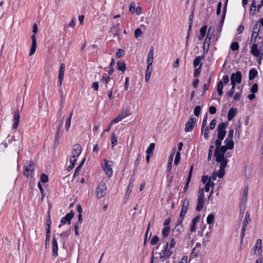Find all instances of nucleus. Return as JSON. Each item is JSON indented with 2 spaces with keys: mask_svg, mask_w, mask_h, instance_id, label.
<instances>
[{
  "mask_svg": "<svg viewBox=\"0 0 263 263\" xmlns=\"http://www.w3.org/2000/svg\"><path fill=\"white\" fill-rule=\"evenodd\" d=\"M227 126V124L224 122H221L218 125L217 128V139L215 141V144H217V145L218 146L219 144H221L222 141L223 140L226 134V127Z\"/></svg>",
  "mask_w": 263,
  "mask_h": 263,
  "instance_id": "obj_1",
  "label": "nucleus"
},
{
  "mask_svg": "<svg viewBox=\"0 0 263 263\" xmlns=\"http://www.w3.org/2000/svg\"><path fill=\"white\" fill-rule=\"evenodd\" d=\"M214 32V28L211 27L209 28L208 34L204 40L203 45V54H206L208 52L210 45L211 44V39Z\"/></svg>",
  "mask_w": 263,
  "mask_h": 263,
  "instance_id": "obj_2",
  "label": "nucleus"
},
{
  "mask_svg": "<svg viewBox=\"0 0 263 263\" xmlns=\"http://www.w3.org/2000/svg\"><path fill=\"white\" fill-rule=\"evenodd\" d=\"M107 189L105 183L101 181L98 185L96 190V196L98 199H100L105 196L106 190Z\"/></svg>",
  "mask_w": 263,
  "mask_h": 263,
  "instance_id": "obj_3",
  "label": "nucleus"
},
{
  "mask_svg": "<svg viewBox=\"0 0 263 263\" xmlns=\"http://www.w3.org/2000/svg\"><path fill=\"white\" fill-rule=\"evenodd\" d=\"M252 46L251 47V54L258 58L259 61H261L263 57V51L258 48V45L256 42L254 43H251Z\"/></svg>",
  "mask_w": 263,
  "mask_h": 263,
  "instance_id": "obj_4",
  "label": "nucleus"
},
{
  "mask_svg": "<svg viewBox=\"0 0 263 263\" xmlns=\"http://www.w3.org/2000/svg\"><path fill=\"white\" fill-rule=\"evenodd\" d=\"M23 168V174L25 176L29 177L34 174L35 166L33 161L30 160L29 164L25 165Z\"/></svg>",
  "mask_w": 263,
  "mask_h": 263,
  "instance_id": "obj_5",
  "label": "nucleus"
},
{
  "mask_svg": "<svg viewBox=\"0 0 263 263\" xmlns=\"http://www.w3.org/2000/svg\"><path fill=\"white\" fill-rule=\"evenodd\" d=\"M221 145V144H219V145L217 146V144H215L216 148L214 153V157H215L216 161L217 162H220V163H221L223 162H227L228 163V160L224 157V154L219 151V148L220 147Z\"/></svg>",
  "mask_w": 263,
  "mask_h": 263,
  "instance_id": "obj_6",
  "label": "nucleus"
},
{
  "mask_svg": "<svg viewBox=\"0 0 263 263\" xmlns=\"http://www.w3.org/2000/svg\"><path fill=\"white\" fill-rule=\"evenodd\" d=\"M168 242H166L163 245V249L160 253L159 258L162 261H164L166 257H168L173 253V251L171 250V249L168 250Z\"/></svg>",
  "mask_w": 263,
  "mask_h": 263,
  "instance_id": "obj_7",
  "label": "nucleus"
},
{
  "mask_svg": "<svg viewBox=\"0 0 263 263\" xmlns=\"http://www.w3.org/2000/svg\"><path fill=\"white\" fill-rule=\"evenodd\" d=\"M197 204L196 205V210L197 211H200L204 204V194L203 193L202 190L198 191Z\"/></svg>",
  "mask_w": 263,
  "mask_h": 263,
  "instance_id": "obj_8",
  "label": "nucleus"
},
{
  "mask_svg": "<svg viewBox=\"0 0 263 263\" xmlns=\"http://www.w3.org/2000/svg\"><path fill=\"white\" fill-rule=\"evenodd\" d=\"M101 165L106 176L110 178L112 175L113 173L111 165L109 164V161L107 159H104V162L102 163Z\"/></svg>",
  "mask_w": 263,
  "mask_h": 263,
  "instance_id": "obj_9",
  "label": "nucleus"
},
{
  "mask_svg": "<svg viewBox=\"0 0 263 263\" xmlns=\"http://www.w3.org/2000/svg\"><path fill=\"white\" fill-rule=\"evenodd\" d=\"M260 26L258 23H256L253 27L251 37L250 39V43H254V42H256V39L260 32Z\"/></svg>",
  "mask_w": 263,
  "mask_h": 263,
  "instance_id": "obj_10",
  "label": "nucleus"
},
{
  "mask_svg": "<svg viewBox=\"0 0 263 263\" xmlns=\"http://www.w3.org/2000/svg\"><path fill=\"white\" fill-rule=\"evenodd\" d=\"M197 121V119L194 117V116H191L189 120L185 124L184 128L185 132H191L193 129L194 126L196 125Z\"/></svg>",
  "mask_w": 263,
  "mask_h": 263,
  "instance_id": "obj_11",
  "label": "nucleus"
},
{
  "mask_svg": "<svg viewBox=\"0 0 263 263\" xmlns=\"http://www.w3.org/2000/svg\"><path fill=\"white\" fill-rule=\"evenodd\" d=\"M202 252V250L201 243L196 242L195 247L192 249V253L194 254L195 257H197L201 255Z\"/></svg>",
  "mask_w": 263,
  "mask_h": 263,
  "instance_id": "obj_12",
  "label": "nucleus"
},
{
  "mask_svg": "<svg viewBox=\"0 0 263 263\" xmlns=\"http://www.w3.org/2000/svg\"><path fill=\"white\" fill-rule=\"evenodd\" d=\"M74 214L72 211L67 213L64 217H62L61 219V223L62 224H65L67 222L69 224L71 223V220L74 217Z\"/></svg>",
  "mask_w": 263,
  "mask_h": 263,
  "instance_id": "obj_13",
  "label": "nucleus"
},
{
  "mask_svg": "<svg viewBox=\"0 0 263 263\" xmlns=\"http://www.w3.org/2000/svg\"><path fill=\"white\" fill-rule=\"evenodd\" d=\"M231 80L236 82L239 84L242 81V74L240 71H237L235 73H232L230 78Z\"/></svg>",
  "mask_w": 263,
  "mask_h": 263,
  "instance_id": "obj_14",
  "label": "nucleus"
},
{
  "mask_svg": "<svg viewBox=\"0 0 263 263\" xmlns=\"http://www.w3.org/2000/svg\"><path fill=\"white\" fill-rule=\"evenodd\" d=\"M253 250L254 254L257 252L259 256L262 255V243L260 239H258L256 240L255 246L253 247Z\"/></svg>",
  "mask_w": 263,
  "mask_h": 263,
  "instance_id": "obj_15",
  "label": "nucleus"
},
{
  "mask_svg": "<svg viewBox=\"0 0 263 263\" xmlns=\"http://www.w3.org/2000/svg\"><path fill=\"white\" fill-rule=\"evenodd\" d=\"M31 40H32V45L31 47L30 50L29 56L32 55L35 52L36 46H37V43H36V39L35 35L33 34L31 36Z\"/></svg>",
  "mask_w": 263,
  "mask_h": 263,
  "instance_id": "obj_16",
  "label": "nucleus"
},
{
  "mask_svg": "<svg viewBox=\"0 0 263 263\" xmlns=\"http://www.w3.org/2000/svg\"><path fill=\"white\" fill-rule=\"evenodd\" d=\"M13 118H14V123L12 125V128L13 129H16L18 126V123L20 122V116L18 109L17 108L14 111Z\"/></svg>",
  "mask_w": 263,
  "mask_h": 263,
  "instance_id": "obj_17",
  "label": "nucleus"
},
{
  "mask_svg": "<svg viewBox=\"0 0 263 263\" xmlns=\"http://www.w3.org/2000/svg\"><path fill=\"white\" fill-rule=\"evenodd\" d=\"M82 153V147L79 144H75L72 147V155L75 157H79Z\"/></svg>",
  "mask_w": 263,
  "mask_h": 263,
  "instance_id": "obj_18",
  "label": "nucleus"
},
{
  "mask_svg": "<svg viewBox=\"0 0 263 263\" xmlns=\"http://www.w3.org/2000/svg\"><path fill=\"white\" fill-rule=\"evenodd\" d=\"M227 165V162H223L222 163H220L219 170L216 174L219 178H221L224 176L225 173L224 168Z\"/></svg>",
  "mask_w": 263,
  "mask_h": 263,
  "instance_id": "obj_19",
  "label": "nucleus"
},
{
  "mask_svg": "<svg viewBox=\"0 0 263 263\" xmlns=\"http://www.w3.org/2000/svg\"><path fill=\"white\" fill-rule=\"evenodd\" d=\"M52 250L53 252V256L57 257L58 255V244L57 240L55 237L53 238L52 242Z\"/></svg>",
  "mask_w": 263,
  "mask_h": 263,
  "instance_id": "obj_20",
  "label": "nucleus"
},
{
  "mask_svg": "<svg viewBox=\"0 0 263 263\" xmlns=\"http://www.w3.org/2000/svg\"><path fill=\"white\" fill-rule=\"evenodd\" d=\"M205 54L197 57L193 61V66L194 68H196L198 66L201 67L202 66L201 61L204 60Z\"/></svg>",
  "mask_w": 263,
  "mask_h": 263,
  "instance_id": "obj_21",
  "label": "nucleus"
},
{
  "mask_svg": "<svg viewBox=\"0 0 263 263\" xmlns=\"http://www.w3.org/2000/svg\"><path fill=\"white\" fill-rule=\"evenodd\" d=\"M153 70L152 65H147L146 66V69L145 70V81L146 82H148L149 80L152 71Z\"/></svg>",
  "mask_w": 263,
  "mask_h": 263,
  "instance_id": "obj_22",
  "label": "nucleus"
},
{
  "mask_svg": "<svg viewBox=\"0 0 263 263\" xmlns=\"http://www.w3.org/2000/svg\"><path fill=\"white\" fill-rule=\"evenodd\" d=\"M193 170V166L192 165L191 167H190V169L189 171V173L188 177H187V180L186 181V183L183 188L184 192H185L186 191V190L189 187V184L191 181V179L192 177Z\"/></svg>",
  "mask_w": 263,
  "mask_h": 263,
  "instance_id": "obj_23",
  "label": "nucleus"
},
{
  "mask_svg": "<svg viewBox=\"0 0 263 263\" xmlns=\"http://www.w3.org/2000/svg\"><path fill=\"white\" fill-rule=\"evenodd\" d=\"M154 59V47L152 46L151 47L150 50L149 51L147 59V65H152Z\"/></svg>",
  "mask_w": 263,
  "mask_h": 263,
  "instance_id": "obj_24",
  "label": "nucleus"
},
{
  "mask_svg": "<svg viewBox=\"0 0 263 263\" xmlns=\"http://www.w3.org/2000/svg\"><path fill=\"white\" fill-rule=\"evenodd\" d=\"M65 70V65L64 63L61 64L60 70H59V81L60 82H62L64 77V72Z\"/></svg>",
  "mask_w": 263,
  "mask_h": 263,
  "instance_id": "obj_25",
  "label": "nucleus"
},
{
  "mask_svg": "<svg viewBox=\"0 0 263 263\" xmlns=\"http://www.w3.org/2000/svg\"><path fill=\"white\" fill-rule=\"evenodd\" d=\"M200 219V216H196L192 220V224L190 228V231L192 232H195L196 230V224Z\"/></svg>",
  "mask_w": 263,
  "mask_h": 263,
  "instance_id": "obj_26",
  "label": "nucleus"
},
{
  "mask_svg": "<svg viewBox=\"0 0 263 263\" xmlns=\"http://www.w3.org/2000/svg\"><path fill=\"white\" fill-rule=\"evenodd\" d=\"M214 186V183L213 182H211L210 180H209L208 182H207L205 185V186L203 189H200L199 190H202L203 193L204 192H209L210 189L211 187L213 189Z\"/></svg>",
  "mask_w": 263,
  "mask_h": 263,
  "instance_id": "obj_27",
  "label": "nucleus"
},
{
  "mask_svg": "<svg viewBox=\"0 0 263 263\" xmlns=\"http://www.w3.org/2000/svg\"><path fill=\"white\" fill-rule=\"evenodd\" d=\"M237 114V109L231 108L229 109L228 114V120H232Z\"/></svg>",
  "mask_w": 263,
  "mask_h": 263,
  "instance_id": "obj_28",
  "label": "nucleus"
},
{
  "mask_svg": "<svg viewBox=\"0 0 263 263\" xmlns=\"http://www.w3.org/2000/svg\"><path fill=\"white\" fill-rule=\"evenodd\" d=\"M257 6H256V0H253L251 6H250V14L253 16L256 13L257 10Z\"/></svg>",
  "mask_w": 263,
  "mask_h": 263,
  "instance_id": "obj_29",
  "label": "nucleus"
},
{
  "mask_svg": "<svg viewBox=\"0 0 263 263\" xmlns=\"http://www.w3.org/2000/svg\"><path fill=\"white\" fill-rule=\"evenodd\" d=\"M224 143H225V145L229 149H232L234 147V143L233 140V139H229L227 138Z\"/></svg>",
  "mask_w": 263,
  "mask_h": 263,
  "instance_id": "obj_30",
  "label": "nucleus"
},
{
  "mask_svg": "<svg viewBox=\"0 0 263 263\" xmlns=\"http://www.w3.org/2000/svg\"><path fill=\"white\" fill-rule=\"evenodd\" d=\"M190 204V199L188 198H185L182 203V207L181 211H184L187 213L189 209V206Z\"/></svg>",
  "mask_w": 263,
  "mask_h": 263,
  "instance_id": "obj_31",
  "label": "nucleus"
},
{
  "mask_svg": "<svg viewBox=\"0 0 263 263\" xmlns=\"http://www.w3.org/2000/svg\"><path fill=\"white\" fill-rule=\"evenodd\" d=\"M111 78L107 76L106 73H104L102 78V82L105 85V88H107V85L110 82Z\"/></svg>",
  "mask_w": 263,
  "mask_h": 263,
  "instance_id": "obj_32",
  "label": "nucleus"
},
{
  "mask_svg": "<svg viewBox=\"0 0 263 263\" xmlns=\"http://www.w3.org/2000/svg\"><path fill=\"white\" fill-rule=\"evenodd\" d=\"M72 116V111L70 113L68 117L67 118V119L66 120L65 128V129L66 130V131H68L69 130L70 125H71V120Z\"/></svg>",
  "mask_w": 263,
  "mask_h": 263,
  "instance_id": "obj_33",
  "label": "nucleus"
},
{
  "mask_svg": "<svg viewBox=\"0 0 263 263\" xmlns=\"http://www.w3.org/2000/svg\"><path fill=\"white\" fill-rule=\"evenodd\" d=\"M117 68L118 70L124 72L126 70L125 63L124 62H118L117 63Z\"/></svg>",
  "mask_w": 263,
  "mask_h": 263,
  "instance_id": "obj_34",
  "label": "nucleus"
},
{
  "mask_svg": "<svg viewBox=\"0 0 263 263\" xmlns=\"http://www.w3.org/2000/svg\"><path fill=\"white\" fill-rule=\"evenodd\" d=\"M250 221V215L249 212H247L245 215V219L242 224V227L247 228L248 222Z\"/></svg>",
  "mask_w": 263,
  "mask_h": 263,
  "instance_id": "obj_35",
  "label": "nucleus"
},
{
  "mask_svg": "<svg viewBox=\"0 0 263 263\" xmlns=\"http://www.w3.org/2000/svg\"><path fill=\"white\" fill-rule=\"evenodd\" d=\"M258 72L257 71L254 69L252 68L250 70L249 73V80H251L253 79L257 74Z\"/></svg>",
  "mask_w": 263,
  "mask_h": 263,
  "instance_id": "obj_36",
  "label": "nucleus"
},
{
  "mask_svg": "<svg viewBox=\"0 0 263 263\" xmlns=\"http://www.w3.org/2000/svg\"><path fill=\"white\" fill-rule=\"evenodd\" d=\"M76 26V20L74 18H73L71 19L70 22L69 23L68 25H64V30L65 31H67V29L68 27H71V28H73Z\"/></svg>",
  "mask_w": 263,
  "mask_h": 263,
  "instance_id": "obj_37",
  "label": "nucleus"
},
{
  "mask_svg": "<svg viewBox=\"0 0 263 263\" xmlns=\"http://www.w3.org/2000/svg\"><path fill=\"white\" fill-rule=\"evenodd\" d=\"M141 159H142V156H141V154H139L137 156V158L135 160V162H134V171H135V170L137 169L138 166L139 165V163L140 162Z\"/></svg>",
  "mask_w": 263,
  "mask_h": 263,
  "instance_id": "obj_38",
  "label": "nucleus"
},
{
  "mask_svg": "<svg viewBox=\"0 0 263 263\" xmlns=\"http://www.w3.org/2000/svg\"><path fill=\"white\" fill-rule=\"evenodd\" d=\"M248 187H245L243 191V195L242 197L241 202L246 203L247 200V194H248Z\"/></svg>",
  "mask_w": 263,
  "mask_h": 263,
  "instance_id": "obj_39",
  "label": "nucleus"
},
{
  "mask_svg": "<svg viewBox=\"0 0 263 263\" xmlns=\"http://www.w3.org/2000/svg\"><path fill=\"white\" fill-rule=\"evenodd\" d=\"M155 146V143H151L146 151V154L151 155V154H152L154 149Z\"/></svg>",
  "mask_w": 263,
  "mask_h": 263,
  "instance_id": "obj_40",
  "label": "nucleus"
},
{
  "mask_svg": "<svg viewBox=\"0 0 263 263\" xmlns=\"http://www.w3.org/2000/svg\"><path fill=\"white\" fill-rule=\"evenodd\" d=\"M110 32H114L115 31H121V29L120 27V23H117L116 25H114L111 28H110Z\"/></svg>",
  "mask_w": 263,
  "mask_h": 263,
  "instance_id": "obj_41",
  "label": "nucleus"
},
{
  "mask_svg": "<svg viewBox=\"0 0 263 263\" xmlns=\"http://www.w3.org/2000/svg\"><path fill=\"white\" fill-rule=\"evenodd\" d=\"M170 231V227H164L162 231V234L163 237H167L168 236Z\"/></svg>",
  "mask_w": 263,
  "mask_h": 263,
  "instance_id": "obj_42",
  "label": "nucleus"
},
{
  "mask_svg": "<svg viewBox=\"0 0 263 263\" xmlns=\"http://www.w3.org/2000/svg\"><path fill=\"white\" fill-rule=\"evenodd\" d=\"M176 226L173 229V232L175 233L176 237H178L181 233V227Z\"/></svg>",
  "mask_w": 263,
  "mask_h": 263,
  "instance_id": "obj_43",
  "label": "nucleus"
},
{
  "mask_svg": "<svg viewBox=\"0 0 263 263\" xmlns=\"http://www.w3.org/2000/svg\"><path fill=\"white\" fill-rule=\"evenodd\" d=\"M181 153L179 152H177L175 158L174 164L175 165H178L180 162L181 158Z\"/></svg>",
  "mask_w": 263,
  "mask_h": 263,
  "instance_id": "obj_44",
  "label": "nucleus"
},
{
  "mask_svg": "<svg viewBox=\"0 0 263 263\" xmlns=\"http://www.w3.org/2000/svg\"><path fill=\"white\" fill-rule=\"evenodd\" d=\"M239 44L237 42H233L230 46L231 50L233 51L238 50L239 49Z\"/></svg>",
  "mask_w": 263,
  "mask_h": 263,
  "instance_id": "obj_45",
  "label": "nucleus"
},
{
  "mask_svg": "<svg viewBox=\"0 0 263 263\" xmlns=\"http://www.w3.org/2000/svg\"><path fill=\"white\" fill-rule=\"evenodd\" d=\"M119 115L122 118V119H123L125 118L126 117L128 116L130 114L128 112V111L123 110Z\"/></svg>",
  "mask_w": 263,
  "mask_h": 263,
  "instance_id": "obj_46",
  "label": "nucleus"
},
{
  "mask_svg": "<svg viewBox=\"0 0 263 263\" xmlns=\"http://www.w3.org/2000/svg\"><path fill=\"white\" fill-rule=\"evenodd\" d=\"M159 237L156 236L154 235L151 239L150 241V243L151 245L154 246L157 243L158 241H159Z\"/></svg>",
  "mask_w": 263,
  "mask_h": 263,
  "instance_id": "obj_47",
  "label": "nucleus"
},
{
  "mask_svg": "<svg viewBox=\"0 0 263 263\" xmlns=\"http://www.w3.org/2000/svg\"><path fill=\"white\" fill-rule=\"evenodd\" d=\"M214 220V215L212 214H209L206 218V222L208 224H211L213 223Z\"/></svg>",
  "mask_w": 263,
  "mask_h": 263,
  "instance_id": "obj_48",
  "label": "nucleus"
},
{
  "mask_svg": "<svg viewBox=\"0 0 263 263\" xmlns=\"http://www.w3.org/2000/svg\"><path fill=\"white\" fill-rule=\"evenodd\" d=\"M46 223V230H50V226L51 224V221L50 217L49 215L47 217Z\"/></svg>",
  "mask_w": 263,
  "mask_h": 263,
  "instance_id": "obj_49",
  "label": "nucleus"
},
{
  "mask_svg": "<svg viewBox=\"0 0 263 263\" xmlns=\"http://www.w3.org/2000/svg\"><path fill=\"white\" fill-rule=\"evenodd\" d=\"M124 50L122 49H118L116 52V57L117 58H120L122 57L124 54Z\"/></svg>",
  "mask_w": 263,
  "mask_h": 263,
  "instance_id": "obj_50",
  "label": "nucleus"
},
{
  "mask_svg": "<svg viewBox=\"0 0 263 263\" xmlns=\"http://www.w3.org/2000/svg\"><path fill=\"white\" fill-rule=\"evenodd\" d=\"M123 119L122 118L118 115V116L115 119H114L110 122V125L116 124L118 123L119 122L122 121Z\"/></svg>",
  "mask_w": 263,
  "mask_h": 263,
  "instance_id": "obj_51",
  "label": "nucleus"
},
{
  "mask_svg": "<svg viewBox=\"0 0 263 263\" xmlns=\"http://www.w3.org/2000/svg\"><path fill=\"white\" fill-rule=\"evenodd\" d=\"M111 143L112 147L116 146L117 144V140L115 136V134H112L111 138Z\"/></svg>",
  "mask_w": 263,
  "mask_h": 263,
  "instance_id": "obj_52",
  "label": "nucleus"
},
{
  "mask_svg": "<svg viewBox=\"0 0 263 263\" xmlns=\"http://www.w3.org/2000/svg\"><path fill=\"white\" fill-rule=\"evenodd\" d=\"M40 180L43 183H46L48 181V177L46 175L42 174L40 176Z\"/></svg>",
  "mask_w": 263,
  "mask_h": 263,
  "instance_id": "obj_53",
  "label": "nucleus"
},
{
  "mask_svg": "<svg viewBox=\"0 0 263 263\" xmlns=\"http://www.w3.org/2000/svg\"><path fill=\"white\" fill-rule=\"evenodd\" d=\"M207 27L206 26H202L200 29V35L202 36V37H204L206 32Z\"/></svg>",
  "mask_w": 263,
  "mask_h": 263,
  "instance_id": "obj_54",
  "label": "nucleus"
},
{
  "mask_svg": "<svg viewBox=\"0 0 263 263\" xmlns=\"http://www.w3.org/2000/svg\"><path fill=\"white\" fill-rule=\"evenodd\" d=\"M214 145H211L209 147V153H208V160H210L211 159L212 154H213V151L214 149Z\"/></svg>",
  "mask_w": 263,
  "mask_h": 263,
  "instance_id": "obj_55",
  "label": "nucleus"
},
{
  "mask_svg": "<svg viewBox=\"0 0 263 263\" xmlns=\"http://www.w3.org/2000/svg\"><path fill=\"white\" fill-rule=\"evenodd\" d=\"M200 110H201V107L199 105L196 106L195 107V108H194V114L195 116L198 117L200 114Z\"/></svg>",
  "mask_w": 263,
  "mask_h": 263,
  "instance_id": "obj_56",
  "label": "nucleus"
},
{
  "mask_svg": "<svg viewBox=\"0 0 263 263\" xmlns=\"http://www.w3.org/2000/svg\"><path fill=\"white\" fill-rule=\"evenodd\" d=\"M81 165H79L77 167L76 169L75 170L74 173L73 175V177H77L80 174V173L81 170Z\"/></svg>",
  "mask_w": 263,
  "mask_h": 263,
  "instance_id": "obj_57",
  "label": "nucleus"
},
{
  "mask_svg": "<svg viewBox=\"0 0 263 263\" xmlns=\"http://www.w3.org/2000/svg\"><path fill=\"white\" fill-rule=\"evenodd\" d=\"M142 32L141 29L137 28L135 30L134 35L136 38L139 37L142 34Z\"/></svg>",
  "mask_w": 263,
  "mask_h": 263,
  "instance_id": "obj_58",
  "label": "nucleus"
},
{
  "mask_svg": "<svg viewBox=\"0 0 263 263\" xmlns=\"http://www.w3.org/2000/svg\"><path fill=\"white\" fill-rule=\"evenodd\" d=\"M258 90V85L257 83H254L251 88L250 91L252 93H255Z\"/></svg>",
  "mask_w": 263,
  "mask_h": 263,
  "instance_id": "obj_59",
  "label": "nucleus"
},
{
  "mask_svg": "<svg viewBox=\"0 0 263 263\" xmlns=\"http://www.w3.org/2000/svg\"><path fill=\"white\" fill-rule=\"evenodd\" d=\"M46 244L47 243H49L50 241V234L51 231L49 230H46Z\"/></svg>",
  "mask_w": 263,
  "mask_h": 263,
  "instance_id": "obj_60",
  "label": "nucleus"
},
{
  "mask_svg": "<svg viewBox=\"0 0 263 263\" xmlns=\"http://www.w3.org/2000/svg\"><path fill=\"white\" fill-rule=\"evenodd\" d=\"M242 95V89L240 90V92H237L234 97V100L236 101L240 99V98Z\"/></svg>",
  "mask_w": 263,
  "mask_h": 263,
  "instance_id": "obj_61",
  "label": "nucleus"
},
{
  "mask_svg": "<svg viewBox=\"0 0 263 263\" xmlns=\"http://www.w3.org/2000/svg\"><path fill=\"white\" fill-rule=\"evenodd\" d=\"M203 137L204 139H208L209 137V127H206L204 130Z\"/></svg>",
  "mask_w": 263,
  "mask_h": 263,
  "instance_id": "obj_62",
  "label": "nucleus"
},
{
  "mask_svg": "<svg viewBox=\"0 0 263 263\" xmlns=\"http://www.w3.org/2000/svg\"><path fill=\"white\" fill-rule=\"evenodd\" d=\"M194 72V76L195 77H198L201 72V67H199L198 68H195Z\"/></svg>",
  "mask_w": 263,
  "mask_h": 263,
  "instance_id": "obj_63",
  "label": "nucleus"
},
{
  "mask_svg": "<svg viewBox=\"0 0 263 263\" xmlns=\"http://www.w3.org/2000/svg\"><path fill=\"white\" fill-rule=\"evenodd\" d=\"M176 241L174 237L171 238V242L170 244V249L174 248L176 246Z\"/></svg>",
  "mask_w": 263,
  "mask_h": 263,
  "instance_id": "obj_64",
  "label": "nucleus"
}]
</instances>
